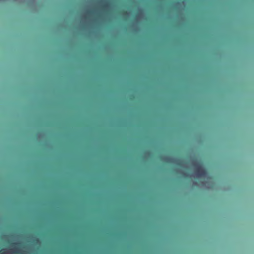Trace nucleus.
Masks as SVG:
<instances>
[{"label": "nucleus", "instance_id": "f257e3e1", "mask_svg": "<svg viewBox=\"0 0 254 254\" xmlns=\"http://www.w3.org/2000/svg\"><path fill=\"white\" fill-rule=\"evenodd\" d=\"M195 173L197 176L201 177L205 175L206 172L201 165H198L195 169Z\"/></svg>", "mask_w": 254, "mask_h": 254}, {"label": "nucleus", "instance_id": "f03ea898", "mask_svg": "<svg viewBox=\"0 0 254 254\" xmlns=\"http://www.w3.org/2000/svg\"><path fill=\"white\" fill-rule=\"evenodd\" d=\"M108 29H110V22L111 21V0H108Z\"/></svg>", "mask_w": 254, "mask_h": 254}, {"label": "nucleus", "instance_id": "7ed1b4c3", "mask_svg": "<svg viewBox=\"0 0 254 254\" xmlns=\"http://www.w3.org/2000/svg\"><path fill=\"white\" fill-rule=\"evenodd\" d=\"M110 206H109L108 208V254H110V237L111 236V231L110 230Z\"/></svg>", "mask_w": 254, "mask_h": 254}, {"label": "nucleus", "instance_id": "20e7f679", "mask_svg": "<svg viewBox=\"0 0 254 254\" xmlns=\"http://www.w3.org/2000/svg\"><path fill=\"white\" fill-rule=\"evenodd\" d=\"M122 13L123 15L125 16H127L129 14L127 10H123Z\"/></svg>", "mask_w": 254, "mask_h": 254}, {"label": "nucleus", "instance_id": "39448f33", "mask_svg": "<svg viewBox=\"0 0 254 254\" xmlns=\"http://www.w3.org/2000/svg\"><path fill=\"white\" fill-rule=\"evenodd\" d=\"M104 2V0H97V3L99 4H101L103 3Z\"/></svg>", "mask_w": 254, "mask_h": 254}, {"label": "nucleus", "instance_id": "423d86ee", "mask_svg": "<svg viewBox=\"0 0 254 254\" xmlns=\"http://www.w3.org/2000/svg\"><path fill=\"white\" fill-rule=\"evenodd\" d=\"M88 13L89 14L91 15V14H93L94 13V12H93V11H88Z\"/></svg>", "mask_w": 254, "mask_h": 254}, {"label": "nucleus", "instance_id": "0eeeda50", "mask_svg": "<svg viewBox=\"0 0 254 254\" xmlns=\"http://www.w3.org/2000/svg\"><path fill=\"white\" fill-rule=\"evenodd\" d=\"M110 46V40L109 39V41H108V46L109 47Z\"/></svg>", "mask_w": 254, "mask_h": 254}, {"label": "nucleus", "instance_id": "6e6552de", "mask_svg": "<svg viewBox=\"0 0 254 254\" xmlns=\"http://www.w3.org/2000/svg\"><path fill=\"white\" fill-rule=\"evenodd\" d=\"M108 183H109V184H110V178H109L108 179Z\"/></svg>", "mask_w": 254, "mask_h": 254}, {"label": "nucleus", "instance_id": "1a4fd4ad", "mask_svg": "<svg viewBox=\"0 0 254 254\" xmlns=\"http://www.w3.org/2000/svg\"><path fill=\"white\" fill-rule=\"evenodd\" d=\"M14 244L17 245V244H18V243H14Z\"/></svg>", "mask_w": 254, "mask_h": 254}, {"label": "nucleus", "instance_id": "9d476101", "mask_svg": "<svg viewBox=\"0 0 254 254\" xmlns=\"http://www.w3.org/2000/svg\"><path fill=\"white\" fill-rule=\"evenodd\" d=\"M1 254H3V253H1Z\"/></svg>", "mask_w": 254, "mask_h": 254}]
</instances>
